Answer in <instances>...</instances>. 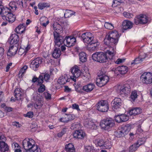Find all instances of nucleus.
<instances>
[{
	"instance_id": "nucleus-1",
	"label": "nucleus",
	"mask_w": 152,
	"mask_h": 152,
	"mask_svg": "<svg viewBox=\"0 0 152 152\" xmlns=\"http://www.w3.org/2000/svg\"><path fill=\"white\" fill-rule=\"evenodd\" d=\"M120 36L116 30L111 31L106 34L105 39L108 41L105 42V49H107L105 53V63L106 64H110L111 59L114 56L115 46L117 44Z\"/></svg>"
},
{
	"instance_id": "nucleus-2",
	"label": "nucleus",
	"mask_w": 152,
	"mask_h": 152,
	"mask_svg": "<svg viewBox=\"0 0 152 152\" xmlns=\"http://www.w3.org/2000/svg\"><path fill=\"white\" fill-rule=\"evenodd\" d=\"M53 29L55 31L53 32L55 45L59 46L64 43V39L58 33L61 32L62 31L61 26L57 22H54L51 26Z\"/></svg>"
},
{
	"instance_id": "nucleus-3",
	"label": "nucleus",
	"mask_w": 152,
	"mask_h": 152,
	"mask_svg": "<svg viewBox=\"0 0 152 152\" xmlns=\"http://www.w3.org/2000/svg\"><path fill=\"white\" fill-rule=\"evenodd\" d=\"M23 146L27 152H41L40 147L35 144L32 138L26 139L23 142Z\"/></svg>"
},
{
	"instance_id": "nucleus-4",
	"label": "nucleus",
	"mask_w": 152,
	"mask_h": 152,
	"mask_svg": "<svg viewBox=\"0 0 152 152\" xmlns=\"http://www.w3.org/2000/svg\"><path fill=\"white\" fill-rule=\"evenodd\" d=\"M33 98L35 101L34 105L36 108H40L43 103L42 96L37 92H34L33 94Z\"/></svg>"
},
{
	"instance_id": "nucleus-5",
	"label": "nucleus",
	"mask_w": 152,
	"mask_h": 152,
	"mask_svg": "<svg viewBox=\"0 0 152 152\" xmlns=\"http://www.w3.org/2000/svg\"><path fill=\"white\" fill-rule=\"evenodd\" d=\"M117 91L120 94L124 95L123 96H124L125 95L127 94L130 92V86L128 84L119 85L118 86Z\"/></svg>"
},
{
	"instance_id": "nucleus-6",
	"label": "nucleus",
	"mask_w": 152,
	"mask_h": 152,
	"mask_svg": "<svg viewBox=\"0 0 152 152\" xmlns=\"http://www.w3.org/2000/svg\"><path fill=\"white\" fill-rule=\"evenodd\" d=\"M3 14L2 19L3 20L8 21L10 23H12L15 20V16L10 12L7 8V10H3Z\"/></svg>"
},
{
	"instance_id": "nucleus-7",
	"label": "nucleus",
	"mask_w": 152,
	"mask_h": 152,
	"mask_svg": "<svg viewBox=\"0 0 152 152\" xmlns=\"http://www.w3.org/2000/svg\"><path fill=\"white\" fill-rule=\"evenodd\" d=\"M140 79L144 83L151 84L152 83V74L149 72H145L141 75Z\"/></svg>"
},
{
	"instance_id": "nucleus-8",
	"label": "nucleus",
	"mask_w": 152,
	"mask_h": 152,
	"mask_svg": "<svg viewBox=\"0 0 152 152\" xmlns=\"http://www.w3.org/2000/svg\"><path fill=\"white\" fill-rule=\"evenodd\" d=\"M93 59L100 63L104 62V53L102 52H99L94 53L92 56Z\"/></svg>"
},
{
	"instance_id": "nucleus-9",
	"label": "nucleus",
	"mask_w": 152,
	"mask_h": 152,
	"mask_svg": "<svg viewBox=\"0 0 152 152\" xmlns=\"http://www.w3.org/2000/svg\"><path fill=\"white\" fill-rule=\"evenodd\" d=\"M71 72L73 76H70V78L74 81H76L75 79L79 77L81 73L80 70L77 66H75L72 68Z\"/></svg>"
},
{
	"instance_id": "nucleus-10",
	"label": "nucleus",
	"mask_w": 152,
	"mask_h": 152,
	"mask_svg": "<svg viewBox=\"0 0 152 152\" xmlns=\"http://www.w3.org/2000/svg\"><path fill=\"white\" fill-rule=\"evenodd\" d=\"M82 38L85 44L89 45L93 42L94 37L92 34L91 33L86 32L83 34Z\"/></svg>"
},
{
	"instance_id": "nucleus-11",
	"label": "nucleus",
	"mask_w": 152,
	"mask_h": 152,
	"mask_svg": "<svg viewBox=\"0 0 152 152\" xmlns=\"http://www.w3.org/2000/svg\"><path fill=\"white\" fill-rule=\"evenodd\" d=\"M147 16L145 15H140L136 17L134 19V23L136 25L139 24H144L148 22Z\"/></svg>"
},
{
	"instance_id": "nucleus-12",
	"label": "nucleus",
	"mask_w": 152,
	"mask_h": 152,
	"mask_svg": "<svg viewBox=\"0 0 152 152\" xmlns=\"http://www.w3.org/2000/svg\"><path fill=\"white\" fill-rule=\"evenodd\" d=\"M98 76L96 78V84L98 86L102 87L104 85V74L102 70L98 73Z\"/></svg>"
},
{
	"instance_id": "nucleus-13",
	"label": "nucleus",
	"mask_w": 152,
	"mask_h": 152,
	"mask_svg": "<svg viewBox=\"0 0 152 152\" xmlns=\"http://www.w3.org/2000/svg\"><path fill=\"white\" fill-rule=\"evenodd\" d=\"M41 60L39 58H37L33 60L30 64V67L34 71H37L41 63Z\"/></svg>"
},
{
	"instance_id": "nucleus-14",
	"label": "nucleus",
	"mask_w": 152,
	"mask_h": 152,
	"mask_svg": "<svg viewBox=\"0 0 152 152\" xmlns=\"http://www.w3.org/2000/svg\"><path fill=\"white\" fill-rule=\"evenodd\" d=\"M66 42V45L67 47H70L74 45L76 42L75 37L72 36L66 37L64 40Z\"/></svg>"
},
{
	"instance_id": "nucleus-15",
	"label": "nucleus",
	"mask_w": 152,
	"mask_h": 152,
	"mask_svg": "<svg viewBox=\"0 0 152 152\" xmlns=\"http://www.w3.org/2000/svg\"><path fill=\"white\" fill-rule=\"evenodd\" d=\"M18 46L17 45H12V46H10L7 53V56L10 57L14 56L18 50Z\"/></svg>"
},
{
	"instance_id": "nucleus-16",
	"label": "nucleus",
	"mask_w": 152,
	"mask_h": 152,
	"mask_svg": "<svg viewBox=\"0 0 152 152\" xmlns=\"http://www.w3.org/2000/svg\"><path fill=\"white\" fill-rule=\"evenodd\" d=\"M70 80V76L68 75L65 74L59 77L57 80V82L58 84L60 85H63L67 82H69Z\"/></svg>"
},
{
	"instance_id": "nucleus-17",
	"label": "nucleus",
	"mask_w": 152,
	"mask_h": 152,
	"mask_svg": "<svg viewBox=\"0 0 152 152\" xmlns=\"http://www.w3.org/2000/svg\"><path fill=\"white\" fill-rule=\"evenodd\" d=\"M19 40L18 36L15 34H13L10 36L9 42L11 45H14L18 46V43Z\"/></svg>"
},
{
	"instance_id": "nucleus-18",
	"label": "nucleus",
	"mask_w": 152,
	"mask_h": 152,
	"mask_svg": "<svg viewBox=\"0 0 152 152\" xmlns=\"http://www.w3.org/2000/svg\"><path fill=\"white\" fill-rule=\"evenodd\" d=\"M115 119L116 122L119 123L127 121L129 119V117L126 115L121 114L116 115L115 117Z\"/></svg>"
},
{
	"instance_id": "nucleus-19",
	"label": "nucleus",
	"mask_w": 152,
	"mask_h": 152,
	"mask_svg": "<svg viewBox=\"0 0 152 152\" xmlns=\"http://www.w3.org/2000/svg\"><path fill=\"white\" fill-rule=\"evenodd\" d=\"M39 82L40 83H43L44 81L48 82L50 79V75L47 73H42L39 75Z\"/></svg>"
},
{
	"instance_id": "nucleus-20",
	"label": "nucleus",
	"mask_w": 152,
	"mask_h": 152,
	"mask_svg": "<svg viewBox=\"0 0 152 152\" xmlns=\"http://www.w3.org/2000/svg\"><path fill=\"white\" fill-rule=\"evenodd\" d=\"M114 124V121L110 118H107L105 120V130H110Z\"/></svg>"
},
{
	"instance_id": "nucleus-21",
	"label": "nucleus",
	"mask_w": 152,
	"mask_h": 152,
	"mask_svg": "<svg viewBox=\"0 0 152 152\" xmlns=\"http://www.w3.org/2000/svg\"><path fill=\"white\" fill-rule=\"evenodd\" d=\"M74 137L75 138L82 139L85 136V133L82 130L75 131L73 134Z\"/></svg>"
},
{
	"instance_id": "nucleus-22",
	"label": "nucleus",
	"mask_w": 152,
	"mask_h": 152,
	"mask_svg": "<svg viewBox=\"0 0 152 152\" xmlns=\"http://www.w3.org/2000/svg\"><path fill=\"white\" fill-rule=\"evenodd\" d=\"M22 93L20 88H17L16 89L14 92L15 98L12 97L11 98V100L14 101L16 100L21 99Z\"/></svg>"
},
{
	"instance_id": "nucleus-23",
	"label": "nucleus",
	"mask_w": 152,
	"mask_h": 152,
	"mask_svg": "<svg viewBox=\"0 0 152 152\" xmlns=\"http://www.w3.org/2000/svg\"><path fill=\"white\" fill-rule=\"evenodd\" d=\"M95 85L92 83H89L84 86L82 88L83 90L87 93L91 91L94 88Z\"/></svg>"
},
{
	"instance_id": "nucleus-24",
	"label": "nucleus",
	"mask_w": 152,
	"mask_h": 152,
	"mask_svg": "<svg viewBox=\"0 0 152 152\" xmlns=\"http://www.w3.org/2000/svg\"><path fill=\"white\" fill-rule=\"evenodd\" d=\"M5 141L0 140V151L1 152H5L9 149V147Z\"/></svg>"
},
{
	"instance_id": "nucleus-25",
	"label": "nucleus",
	"mask_w": 152,
	"mask_h": 152,
	"mask_svg": "<svg viewBox=\"0 0 152 152\" xmlns=\"http://www.w3.org/2000/svg\"><path fill=\"white\" fill-rule=\"evenodd\" d=\"M123 28L126 30L132 28L133 26V24L131 22L128 20H124L122 23Z\"/></svg>"
},
{
	"instance_id": "nucleus-26",
	"label": "nucleus",
	"mask_w": 152,
	"mask_h": 152,
	"mask_svg": "<svg viewBox=\"0 0 152 152\" xmlns=\"http://www.w3.org/2000/svg\"><path fill=\"white\" fill-rule=\"evenodd\" d=\"M60 46V45L59 46H56L55 45V46L56 48L53 51L52 53V56L53 57L55 58H57L60 57L61 54V51L60 49L58 48V47H59Z\"/></svg>"
},
{
	"instance_id": "nucleus-27",
	"label": "nucleus",
	"mask_w": 152,
	"mask_h": 152,
	"mask_svg": "<svg viewBox=\"0 0 152 152\" xmlns=\"http://www.w3.org/2000/svg\"><path fill=\"white\" fill-rule=\"evenodd\" d=\"M142 110L140 108L135 107L130 110L129 113L131 115L135 116L140 114Z\"/></svg>"
},
{
	"instance_id": "nucleus-28",
	"label": "nucleus",
	"mask_w": 152,
	"mask_h": 152,
	"mask_svg": "<svg viewBox=\"0 0 152 152\" xmlns=\"http://www.w3.org/2000/svg\"><path fill=\"white\" fill-rule=\"evenodd\" d=\"M87 48L90 51H95L98 48V44L96 42H93L88 45Z\"/></svg>"
},
{
	"instance_id": "nucleus-29",
	"label": "nucleus",
	"mask_w": 152,
	"mask_h": 152,
	"mask_svg": "<svg viewBox=\"0 0 152 152\" xmlns=\"http://www.w3.org/2000/svg\"><path fill=\"white\" fill-rule=\"evenodd\" d=\"M85 126L86 127L91 129H96V126L95 124L92 121L86 122L84 123Z\"/></svg>"
},
{
	"instance_id": "nucleus-30",
	"label": "nucleus",
	"mask_w": 152,
	"mask_h": 152,
	"mask_svg": "<svg viewBox=\"0 0 152 152\" xmlns=\"http://www.w3.org/2000/svg\"><path fill=\"white\" fill-rule=\"evenodd\" d=\"M97 109L100 112H104V101L101 100L99 102L97 106Z\"/></svg>"
},
{
	"instance_id": "nucleus-31",
	"label": "nucleus",
	"mask_w": 152,
	"mask_h": 152,
	"mask_svg": "<svg viewBox=\"0 0 152 152\" xmlns=\"http://www.w3.org/2000/svg\"><path fill=\"white\" fill-rule=\"evenodd\" d=\"M25 30V27L23 24H20L16 28L15 31L18 34L23 33Z\"/></svg>"
},
{
	"instance_id": "nucleus-32",
	"label": "nucleus",
	"mask_w": 152,
	"mask_h": 152,
	"mask_svg": "<svg viewBox=\"0 0 152 152\" xmlns=\"http://www.w3.org/2000/svg\"><path fill=\"white\" fill-rule=\"evenodd\" d=\"M142 143L140 142V141H137V142L136 143H134L132 145L130 146L129 148V151L130 152H133L135 151L137 149L140 145H141Z\"/></svg>"
},
{
	"instance_id": "nucleus-33",
	"label": "nucleus",
	"mask_w": 152,
	"mask_h": 152,
	"mask_svg": "<svg viewBox=\"0 0 152 152\" xmlns=\"http://www.w3.org/2000/svg\"><path fill=\"white\" fill-rule=\"evenodd\" d=\"M128 67L125 66H121L117 68L116 71H118L121 74H125L128 71Z\"/></svg>"
},
{
	"instance_id": "nucleus-34",
	"label": "nucleus",
	"mask_w": 152,
	"mask_h": 152,
	"mask_svg": "<svg viewBox=\"0 0 152 152\" xmlns=\"http://www.w3.org/2000/svg\"><path fill=\"white\" fill-rule=\"evenodd\" d=\"M65 150L68 152H75V149L74 146L71 143L66 145Z\"/></svg>"
},
{
	"instance_id": "nucleus-35",
	"label": "nucleus",
	"mask_w": 152,
	"mask_h": 152,
	"mask_svg": "<svg viewBox=\"0 0 152 152\" xmlns=\"http://www.w3.org/2000/svg\"><path fill=\"white\" fill-rule=\"evenodd\" d=\"M121 132H122L124 135L127 134L130 131L131 127L128 126H124L121 127Z\"/></svg>"
},
{
	"instance_id": "nucleus-36",
	"label": "nucleus",
	"mask_w": 152,
	"mask_h": 152,
	"mask_svg": "<svg viewBox=\"0 0 152 152\" xmlns=\"http://www.w3.org/2000/svg\"><path fill=\"white\" fill-rule=\"evenodd\" d=\"M75 12L71 10H66L64 14V17L65 18H68L74 15Z\"/></svg>"
},
{
	"instance_id": "nucleus-37",
	"label": "nucleus",
	"mask_w": 152,
	"mask_h": 152,
	"mask_svg": "<svg viewBox=\"0 0 152 152\" xmlns=\"http://www.w3.org/2000/svg\"><path fill=\"white\" fill-rule=\"evenodd\" d=\"M25 49L20 48L18 51V53L19 55H22L25 51H28L30 48L29 45H27L26 47H25Z\"/></svg>"
},
{
	"instance_id": "nucleus-38",
	"label": "nucleus",
	"mask_w": 152,
	"mask_h": 152,
	"mask_svg": "<svg viewBox=\"0 0 152 152\" xmlns=\"http://www.w3.org/2000/svg\"><path fill=\"white\" fill-rule=\"evenodd\" d=\"M79 58L80 60L82 62H85L87 60L86 54L84 52H81L79 53Z\"/></svg>"
},
{
	"instance_id": "nucleus-39",
	"label": "nucleus",
	"mask_w": 152,
	"mask_h": 152,
	"mask_svg": "<svg viewBox=\"0 0 152 152\" xmlns=\"http://www.w3.org/2000/svg\"><path fill=\"white\" fill-rule=\"evenodd\" d=\"M84 152H96L94 147L91 146H86L85 147Z\"/></svg>"
},
{
	"instance_id": "nucleus-40",
	"label": "nucleus",
	"mask_w": 152,
	"mask_h": 152,
	"mask_svg": "<svg viewBox=\"0 0 152 152\" xmlns=\"http://www.w3.org/2000/svg\"><path fill=\"white\" fill-rule=\"evenodd\" d=\"M28 66L27 65L24 66L20 69L19 73V75L20 76H23L26 73Z\"/></svg>"
},
{
	"instance_id": "nucleus-41",
	"label": "nucleus",
	"mask_w": 152,
	"mask_h": 152,
	"mask_svg": "<svg viewBox=\"0 0 152 152\" xmlns=\"http://www.w3.org/2000/svg\"><path fill=\"white\" fill-rule=\"evenodd\" d=\"M111 140L110 139H107L105 141V149H110L111 148L112 146Z\"/></svg>"
},
{
	"instance_id": "nucleus-42",
	"label": "nucleus",
	"mask_w": 152,
	"mask_h": 152,
	"mask_svg": "<svg viewBox=\"0 0 152 152\" xmlns=\"http://www.w3.org/2000/svg\"><path fill=\"white\" fill-rule=\"evenodd\" d=\"M123 2V0H113L112 7H115L118 5H120Z\"/></svg>"
},
{
	"instance_id": "nucleus-43",
	"label": "nucleus",
	"mask_w": 152,
	"mask_h": 152,
	"mask_svg": "<svg viewBox=\"0 0 152 152\" xmlns=\"http://www.w3.org/2000/svg\"><path fill=\"white\" fill-rule=\"evenodd\" d=\"M137 92L135 91H134L132 92L130 98L132 101H134L137 98Z\"/></svg>"
},
{
	"instance_id": "nucleus-44",
	"label": "nucleus",
	"mask_w": 152,
	"mask_h": 152,
	"mask_svg": "<svg viewBox=\"0 0 152 152\" xmlns=\"http://www.w3.org/2000/svg\"><path fill=\"white\" fill-rule=\"evenodd\" d=\"M67 132V129L64 128L62 129L60 132L57 134V136L58 137H61Z\"/></svg>"
},
{
	"instance_id": "nucleus-45",
	"label": "nucleus",
	"mask_w": 152,
	"mask_h": 152,
	"mask_svg": "<svg viewBox=\"0 0 152 152\" xmlns=\"http://www.w3.org/2000/svg\"><path fill=\"white\" fill-rule=\"evenodd\" d=\"M9 8H10L13 11L15 10L17 7L16 3L15 2H10L9 4Z\"/></svg>"
},
{
	"instance_id": "nucleus-46",
	"label": "nucleus",
	"mask_w": 152,
	"mask_h": 152,
	"mask_svg": "<svg viewBox=\"0 0 152 152\" xmlns=\"http://www.w3.org/2000/svg\"><path fill=\"white\" fill-rule=\"evenodd\" d=\"M121 105L122 104H116V103L113 102L112 104L113 110L115 111L117 109L120 108Z\"/></svg>"
},
{
	"instance_id": "nucleus-47",
	"label": "nucleus",
	"mask_w": 152,
	"mask_h": 152,
	"mask_svg": "<svg viewBox=\"0 0 152 152\" xmlns=\"http://www.w3.org/2000/svg\"><path fill=\"white\" fill-rule=\"evenodd\" d=\"M105 28L107 29L112 30L114 28V26L111 23L105 22Z\"/></svg>"
},
{
	"instance_id": "nucleus-48",
	"label": "nucleus",
	"mask_w": 152,
	"mask_h": 152,
	"mask_svg": "<svg viewBox=\"0 0 152 152\" xmlns=\"http://www.w3.org/2000/svg\"><path fill=\"white\" fill-rule=\"evenodd\" d=\"M42 84V83L37 84L38 85H40V86L38 89V91L39 93H42L45 90V86L44 84Z\"/></svg>"
},
{
	"instance_id": "nucleus-49",
	"label": "nucleus",
	"mask_w": 152,
	"mask_h": 152,
	"mask_svg": "<svg viewBox=\"0 0 152 152\" xmlns=\"http://www.w3.org/2000/svg\"><path fill=\"white\" fill-rule=\"evenodd\" d=\"M97 145L98 146L101 147V149H104V142L103 140H100L98 141L97 143Z\"/></svg>"
},
{
	"instance_id": "nucleus-50",
	"label": "nucleus",
	"mask_w": 152,
	"mask_h": 152,
	"mask_svg": "<svg viewBox=\"0 0 152 152\" xmlns=\"http://www.w3.org/2000/svg\"><path fill=\"white\" fill-rule=\"evenodd\" d=\"M38 6L39 9L42 10L48 6V4L46 3H40L38 4Z\"/></svg>"
},
{
	"instance_id": "nucleus-51",
	"label": "nucleus",
	"mask_w": 152,
	"mask_h": 152,
	"mask_svg": "<svg viewBox=\"0 0 152 152\" xmlns=\"http://www.w3.org/2000/svg\"><path fill=\"white\" fill-rule=\"evenodd\" d=\"M141 59L139 57L138 58H136L132 62L131 64H137L141 63L142 61Z\"/></svg>"
},
{
	"instance_id": "nucleus-52",
	"label": "nucleus",
	"mask_w": 152,
	"mask_h": 152,
	"mask_svg": "<svg viewBox=\"0 0 152 152\" xmlns=\"http://www.w3.org/2000/svg\"><path fill=\"white\" fill-rule=\"evenodd\" d=\"M115 135L118 137H120L124 136L123 133L121 132V130H120V129L118 130L117 132H115Z\"/></svg>"
},
{
	"instance_id": "nucleus-53",
	"label": "nucleus",
	"mask_w": 152,
	"mask_h": 152,
	"mask_svg": "<svg viewBox=\"0 0 152 152\" xmlns=\"http://www.w3.org/2000/svg\"><path fill=\"white\" fill-rule=\"evenodd\" d=\"M123 14L125 17L127 18H132L133 17V15L132 14L127 12H124Z\"/></svg>"
},
{
	"instance_id": "nucleus-54",
	"label": "nucleus",
	"mask_w": 152,
	"mask_h": 152,
	"mask_svg": "<svg viewBox=\"0 0 152 152\" xmlns=\"http://www.w3.org/2000/svg\"><path fill=\"white\" fill-rule=\"evenodd\" d=\"M67 119H68V121L72 120L75 118V116L73 114L67 115Z\"/></svg>"
},
{
	"instance_id": "nucleus-55",
	"label": "nucleus",
	"mask_w": 152,
	"mask_h": 152,
	"mask_svg": "<svg viewBox=\"0 0 152 152\" xmlns=\"http://www.w3.org/2000/svg\"><path fill=\"white\" fill-rule=\"evenodd\" d=\"M66 115L64 117L60 119V121L63 122L64 123H67L68 121V119H67V115L65 114Z\"/></svg>"
},
{
	"instance_id": "nucleus-56",
	"label": "nucleus",
	"mask_w": 152,
	"mask_h": 152,
	"mask_svg": "<svg viewBox=\"0 0 152 152\" xmlns=\"http://www.w3.org/2000/svg\"><path fill=\"white\" fill-rule=\"evenodd\" d=\"M122 100L120 98H116L114 99L113 102L116 104H122Z\"/></svg>"
},
{
	"instance_id": "nucleus-57",
	"label": "nucleus",
	"mask_w": 152,
	"mask_h": 152,
	"mask_svg": "<svg viewBox=\"0 0 152 152\" xmlns=\"http://www.w3.org/2000/svg\"><path fill=\"white\" fill-rule=\"evenodd\" d=\"M4 10L6 11L7 10V8H4L3 6H0V15H1V16L2 18L3 14V10Z\"/></svg>"
},
{
	"instance_id": "nucleus-58",
	"label": "nucleus",
	"mask_w": 152,
	"mask_h": 152,
	"mask_svg": "<svg viewBox=\"0 0 152 152\" xmlns=\"http://www.w3.org/2000/svg\"><path fill=\"white\" fill-rule=\"evenodd\" d=\"M12 147L14 150L17 148H20V147L19 145L16 142L13 143L12 144Z\"/></svg>"
},
{
	"instance_id": "nucleus-59",
	"label": "nucleus",
	"mask_w": 152,
	"mask_h": 152,
	"mask_svg": "<svg viewBox=\"0 0 152 152\" xmlns=\"http://www.w3.org/2000/svg\"><path fill=\"white\" fill-rule=\"evenodd\" d=\"M24 116L26 117L31 118H32L33 116V113L32 112H29L26 114H25Z\"/></svg>"
},
{
	"instance_id": "nucleus-60",
	"label": "nucleus",
	"mask_w": 152,
	"mask_h": 152,
	"mask_svg": "<svg viewBox=\"0 0 152 152\" xmlns=\"http://www.w3.org/2000/svg\"><path fill=\"white\" fill-rule=\"evenodd\" d=\"M147 56L146 54L144 53H142L140 54L139 57L141 59V60L143 61L144 60L145 58Z\"/></svg>"
},
{
	"instance_id": "nucleus-61",
	"label": "nucleus",
	"mask_w": 152,
	"mask_h": 152,
	"mask_svg": "<svg viewBox=\"0 0 152 152\" xmlns=\"http://www.w3.org/2000/svg\"><path fill=\"white\" fill-rule=\"evenodd\" d=\"M45 97L46 99H51V96L50 94L48 92H45L44 93Z\"/></svg>"
},
{
	"instance_id": "nucleus-62",
	"label": "nucleus",
	"mask_w": 152,
	"mask_h": 152,
	"mask_svg": "<svg viewBox=\"0 0 152 152\" xmlns=\"http://www.w3.org/2000/svg\"><path fill=\"white\" fill-rule=\"evenodd\" d=\"M80 126V125L79 123H74L72 124V129H78Z\"/></svg>"
},
{
	"instance_id": "nucleus-63",
	"label": "nucleus",
	"mask_w": 152,
	"mask_h": 152,
	"mask_svg": "<svg viewBox=\"0 0 152 152\" xmlns=\"http://www.w3.org/2000/svg\"><path fill=\"white\" fill-rule=\"evenodd\" d=\"M16 4H17L18 7L22 9L23 7V1L21 0H19L18 1Z\"/></svg>"
},
{
	"instance_id": "nucleus-64",
	"label": "nucleus",
	"mask_w": 152,
	"mask_h": 152,
	"mask_svg": "<svg viewBox=\"0 0 152 152\" xmlns=\"http://www.w3.org/2000/svg\"><path fill=\"white\" fill-rule=\"evenodd\" d=\"M40 24L43 22H45L47 20H49L46 17H41L40 19Z\"/></svg>"
}]
</instances>
